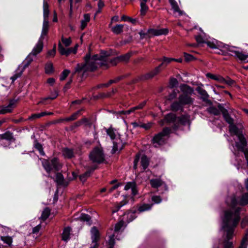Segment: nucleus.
Returning <instances> with one entry per match:
<instances>
[{
    "mask_svg": "<svg viewBox=\"0 0 248 248\" xmlns=\"http://www.w3.org/2000/svg\"><path fill=\"white\" fill-rule=\"evenodd\" d=\"M226 202L230 206V208L224 211L222 219V229L225 232V238L221 248L214 247V248H233L231 239L233 236L234 229L240 221V212L241 209L237 205L239 204L241 205H245L248 203V193L243 194L239 201L235 196H232L228 198Z\"/></svg>",
    "mask_w": 248,
    "mask_h": 248,
    "instance_id": "f257e3e1",
    "label": "nucleus"
},
{
    "mask_svg": "<svg viewBox=\"0 0 248 248\" xmlns=\"http://www.w3.org/2000/svg\"><path fill=\"white\" fill-rule=\"evenodd\" d=\"M108 53L106 51H102L101 55H93L91 57L90 54H87L85 58V63L84 64H78L75 68V72L83 71H92L96 69L98 66H105L108 67L109 63Z\"/></svg>",
    "mask_w": 248,
    "mask_h": 248,
    "instance_id": "f03ea898",
    "label": "nucleus"
},
{
    "mask_svg": "<svg viewBox=\"0 0 248 248\" xmlns=\"http://www.w3.org/2000/svg\"><path fill=\"white\" fill-rule=\"evenodd\" d=\"M229 130L231 134H233L237 136L239 141L236 142L235 145L239 150L244 153L247 161V165L248 166V150L245 149V147L247 146V141L245 138L242 134V132L238 129L236 126L233 124V123L230 124Z\"/></svg>",
    "mask_w": 248,
    "mask_h": 248,
    "instance_id": "7ed1b4c3",
    "label": "nucleus"
},
{
    "mask_svg": "<svg viewBox=\"0 0 248 248\" xmlns=\"http://www.w3.org/2000/svg\"><path fill=\"white\" fill-rule=\"evenodd\" d=\"M182 93L179 95L178 100L185 105H190L193 103V99L191 95L194 93L192 88L186 84H182L180 86Z\"/></svg>",
    "mask_w": 248,
    "mask_h": 248,
    "instance_id": "20e7f679",
    "label": "nucleus"
},
{
    "mask_svg": "<svg viewBox=\"0 0 248 248\" xmlns=\"http://www.w3.org/2000/svg\"><path fill=\"white\" fill-rule=\"evenodd\" d=\"M107 133L113 141V153L121 150L125 143V140L122 139V136L118 135L117 132L112 128L107 129Z\"/></svg>",
    "mask_w": 248,
    "mask_h": 248,
    "instance_id": "39448f33",
    "label": "nucleus"
},
{
    "mask_svg": "<svg viewBox=\"0 0 248 248\" xmlns=\"http://www.w3.org/2000/svg\"><path fill=\"white\" fill-rule=\"evenodd\" d=\"M223 48L225 53L235 57L241 61L248 62V61H247L248 58V54L243 51L236 50V47L224 45L223 46Z\"/></svg>",
    "mask_w": 248,
    "mask_h": 248,
    "instance_id": "423d86ee",
    "label": "nucleus"
},
{
    "mask_svg": "<svg viewBox=\"0 0 248 248\" xmlns=\"http://www.w3.org/2000/svg\"><path fill=\"white\" fill-rule=\"evenodd\" d=\"M33 54L30 53L23 61L22 66H19L17 70L16 71L15 74L11 77L12 82H14L17 78L21 77L24 70L33 61Z\"/></svg>",
    "mask_w": 248,
    "mask_h": 248,
    "instance_id": "0eeeda50",
    "label": "nucleus"
},
{
    "mask_svg": "<svg viewBox=\"0 0 248 248\" xmlns=\"http://www.w3.org/2000/svg\"><path fill=\"white\" fill-rule=\"evenodd\" d=\"M170 132V129L168 127L163 128L162 131L156 135L153 139V143L155 147L163 145L165 142L166 138Z\"/></svg>",
    "mask_w": 248,
    "mask_h": 248,
    "instance_id": "6e6552de",
    "label": "nucleus"
},
{
    "mask_svg": "<svg viewBox=\"0 0 248 248\" xmlns=\"http://www.w3.org/2000/svg\"><path fill=\"white\" fill-rule=\"evenodd\" d=\"M89 157L91 160L97 163H101L105 160L104 154L100 147L94 148L90 154Z\"/></svg>",
    "mask_w": 248,
    "mask_h": 248,
    "instance_id": "1a4fd4ad",
    "label": "nucleus"
},
{
    "mask_svg": "<svg viewBox=\"0 0 248 248\" xmlns=\"http://www.w3.org/2000/svg\"><path fill=\"white\" fill-rule=\"evenodd\" d=\"M15 140L13 134L9 131L0 135V144L5 147H9L10 144Z\"/></svg>",
    "mask_w": 248,
    "mask_h": 248,
    "instance_id": "9d476101",
    "label": "nucleus"
},
{
    "mask_svg": "<svg viewBox=\"0 0 248 248\" xmlns=\"http://www.w3.org/2000/svg\"><path fill=\"white\" fill-rule=\"evenodd\" d=\"M167 124H173L174 129H177L178 128V125L177 124V117L175 114L170 113L166 115L163 120L159 121V124L161 125H164V123Z\"/></svg>",
    "mask_w": 248,
    "mask_h": 248,
    "instance_id": "9b49d317",
    "label": "nucleus"
},
{
    "mask_svg": "<svg viewBox=\"0 0 248 248\" xmlns=\"http://www.w3.org/2000/svg\"><path fill=\"white\" fill-rule=\"evenodd\" d=\"M248 224V216L246 217L245 218L243 219L241 222V227L242 228H244L246 226V225ZM248 244V231L247 232L245 236L242 239L241 244L239 248H247V245Z\"/></svg>",
    "mask_w": 248,
    "mask_h": 248,
    "instance_id": "f8f14e48",
    "label": "nucleus"
},
{
    "mask_svg": "<svg viewBox=\"0 0 248 248\" xmlns=\"http://www.w3.org/2000/svg\"><path fill=\"white\" fill-rule=\"evenodd\" d=\"M160 65H158L149 73H148L144 75H142L140 77V79L142 80H145L152 78L160 72Z\"/></svg>",
    "mask_w": 248,
    "mask_h": 248,
    "instance_id": "ddd939ff",
    "label": "nucleus"
},
{
    "mask_svg": "<svg viewBox=\"0 0 248 248\" xmlns=\"http://www.w3.org/2000/svg\"><path fill=\"white\" fill-rule=\"evenodd\" d=\"M150 184L153 188H158V187L163 186L165 190H168V186L160 178L152 179L150 180Z\"/></svg>",
    "mask_w": 248,
    "mask_h": 248,
    "instance_id": "4468645a",
    "label": "nucleus"
},
{
    "mask_svg": "<svg viewBox=\"0 0 248 248\" xmlns=\"http://www.w3.org/2000/svg\"><path fill=\"white\" fill-rule=\"evenodd\" d=\"M149 34L151 35V37L153 36H158L161 35H166L168 33V30L167 29H150L148 30Z\"/></svg>",
    "mask_w": 248,
    "mask_h": 248,
    "instance_id": "2eb2a0df",
    "label": "nucleus"
},
{
    "mask_svg": "<svg viewBox=\"0 0 248 248\" xmlns=\"http://www.w3.org/2000/svg\"><path fill=\"white\" fill-rule=\"evenodd\" d=\"M30 226L31 227V232H30V234H32L33 237H37L40 235V231L41 228V224H36L34 221H32L30 224Z\"/></svg>",
    "mask_w": 248,
    "mask_h": 248,
    "instance_id": "dca6fc26",
    "label": "nucleus"
},
{
    "mask_svg": "<svg viewBox=\"0 0 248 248\" xmlns=\"http://www.w3.org/2000/svg\"><path fill=\"white\" fill-rule=\"evenodd\" d=\"M16 103V101L12 100L10 101L7 106L0 108V114L11 112L14 108Z\"/></svg>",
    "mask_w": 248,
    "mask_h": 248,
    "instance_id": "f3484780",
    "label": "nucleus"
},
{
    "mask_svg": "<svg viewBox=\"0 0 248 248\" xmlns=\"http://www.w3.org/2000/svg\"><path fill=\"white\" fill-rule=\"evenodd\" d=\"M131 56V54L128 53L125 54V55L120 56L119 57L114 59L113 60H110L109 59V63H111L113 65H114L116 64L117 61H118V60L121 61L127 62L129 60Z\"/></svg>",
    "mask_w": 248,
    "mask_h": 248,
    "instance_id": "a211bd4d",
    "label": "nucleus"
},
{
    "mask_svg": "<svg viewBox=\"0 0 248 248\" xmlns=\"http://www.w3.org/2000/svg\"><path fill=\"white\" fill-rule=\"evenodd\" d=\"M43 47V40L39 39L36 44L32 51L31 52V54H33V56H36L38 53H39L42 50Z\"/></svg>",
    "mask_w": 248,
    "mask_h": 248,
    "instance_id": "6ab92c4d",
    "label": "nucleus"
},
{
    "mask_svg": "<svg viewBox=\"0 0 248 248\" xmlns=\"http://www.w3.org/2000/svg\"><path fill=\"white\" fill-rule=\"evenodd\" d=\"M169 1L174 13H178V16H182L185 14L184 12L180 10L177 2L175 0H169Z\"/></svg>",
    "mask_w": 248,
    "mask_h": 248,
    "instance_id": "aec40b11",
    "label": "nucleus"
},
{
    "mask_svg": "<svg viewBox=\"0 0 248 248\" xmlns=\"http://www.w3.org/2000/svg\"><path fill=\"white\" fill-rule=\"evenodd\" d=\"M197 92L201 95V99L204 102L209 100V96L206 91L202 88L201 86H199L196 88Z\"/></svg>",
    "mask_w": 248,
    "mask_h": 248,
    "instance_id": "412c9836",
    "label": "nucleus"
},
{
    "mask_svg": "<svg viewBox=\"0 0 248 248\" xmlns=\"http://www.w3.org/2000/svg\"><path fill=\"white\" fill-rule=\"evenodd\" d=\"M58 50L61 55L65 56L69 55L73 50L72 48H64L60 42L58 44Z\"/></svg>",
    "mask_w": 248,
    "mask_h": 248,
    "instance_id": "4be33fe9",
    "label": "nucleus"
},
{
    "mask_svg": "<svg viewBox=\"0 0 248 248\" xmlns=\"http://www.w3.org/2000/svg\"><path fill=\"white\" fill-rule=\"evenodd\" d=\"M184 105L179 100L178 101H174L170 105L171 110L174 111H177L178 110H183Z\"/></svg>",
    "mask_w": 248,
    "mask_h": 248,
    "instance_id": "5701e85b",
    "label": "nucleus"
},
{
    "mask_svg": "<svg viewBox=\"0 0 248 248\" xmlns=\"http://www.w3.org/2000/svg\"><path fill=\"white\" fill-rule=\"evenodd\" d=\"M136 217L135 212H128L124 215L123 219L129 223L133 220Z\"/></svg>",
    "mask_w": 248,
    "mask_h": 248,
    "instance_id": "b1692460",
    "label": "nucleus"
},
{
    "mask_svg": "<svg viewBox=\"0 0 248 248\" xmlns=\"http://www.w3.org/2000/svg\"><path fill=\"white\" fill-rule=\"evenodd\" d=\"M49 28L48 20H44L41 33V36L39 39L43 40L44 36L47 33Z\"/></svg>",
    "mask_w": 248,
    "mask_h": 248,
    "instance_id": "393cba45",
    "label": "nucleus"
},
{
    "mask_svg": "<svg viewBox=\"0 0 248 248\" xmlns=\"http://www.w3.org/2000/svg\"><path fill=\"white\" fill-rule=\"evenodd\" d=\"M147 101H144L140 103L138 105L131 108L129 109L128 110L127 113H131L135 112V111L137 110H140L143 108L146 105Z\"/></svg>",
    "mask_w": 248,
    "mask_h": 248,
    "instance_id": "a878e982",
    "label": "nucleus"
},
{
    "mask_svg": "<svg viewBox=\"0 0 248 248\" xmlns=\"http://www.w3.org/2000/svg\"><path fill=\"white\" fill-rule=\"evenodd\" d=\"M82 110V109L79 110L77 111V112H76L75 113H73L70 117L60 120V122L71 121L75 120L76 119H77L78 117L81 114V112Z\"/></svg>",
    "mask_w": 248,
    "mask_h": 248,
    "instance_id": "bb28decb",
    "label": "nucleus"
},
{
    "mask_svg": "<svg viewBox=\"0 0 248 248\" xmlns=\"http://www.w3.org/2000/svg\"><path fill=\"white\" fill-rule=\"evenodd\" d=\"M153 205V204L148 203H144L138 206V211L139 213H141L143 212L148 211L152 208Z\"/></svg>",
    "mask_w": 248,
    "mask_h": 248,
    "instance_id": "cd10ccee",
    "label": "nucleus"
},
{
    "mask_svg": "<svg viewBox=\"0 0 248 248\" xmlns=\"http://www.w3.org/2000/svg\"><path fill=\"white\" fill-rule=\"evenodd\" d=\"M52 166L56 170H59L62 168V164L60 163L57 158L54 157L51 160Z\"/></svg>",
    "mask_w": 248,
    "mask_h": 248,
    "instance_id": "c85d7f7f",
    "label": "nucleus"
},
{
    "mask_svg": "<svg viewBox=\"0 0 248 248\" xmlns=\"http://www.w3.org/2000/svg\"><path fill=\"white\" fill-rule=\"evenodd\" d=\"M71 228L69 227L64 229L62 233V239L64 241H68L70 238Z\"/></svg>",
    "mask_w": 248,
    "mask_h": 248,
    "instance_id": "c756f323",
    "label": "nucleus"
},
{
    "mask_svg": "<svg viewBox=\"0 0 248 248\" xmlns=\"http://www.w3.org/2000/svg\"><path fill=\"white\" fill-rule=\"evenodd\" d=\"M189 117L187 115H183L177 118V124H180L182 125H186L189 123Z\"/></svg>",
    "mask_w": 248,
    "mask_h": 248,
    "instance_id": "7c9ffc66",
    "label": "nucleus"
},
{
    "mask_svg": "<svg viewBox=\"0 0 248 248\" xmlns=\"http://www.w3.org/2000/svg\"><path fill=\"white\" fill-rule=\"evenodd\" d=\"M140 164L143 170H145L148 168L149 164V160L146 156L142 155L141 156Z\"/></svg>",
    "mask_w": 248,
    "mask_h": 248,
    "instance_id": "2f4dec72",
    "label": "nucleus"
},
{
    "mask_svg": "<svg viewBox=\"0 0 248 248\" xmlns=\"http://www.w3.org/2000/svg\"><path fill=\"white\" fill-rule=\"evenodd\" d=\"M90 20V15L86 14L84 15V19L81 21L80 28L82 30H84L87 25L88 23Z\"/></svg>",
    "mask_w": 248,
    "mask_h": 248,
    "instance_id": "473e14b6",
    "label": "nucleus"
},
{
    "mask_svg": "<svg viewBox=\"0 0 248 248\" xmlns=\"http://www.w3.org/2000/svg\"><path fill=\"white\" fill-rule=\"evenodd\" d=\"M49 14V6L46 2L43 3V16L44 20H48V17Z\"/></svg>",
    "mask_w": 248,
    "mask_h": 248,
    "instance_id": "72a5a7b5",
    "label": "nucleus"
},
{
    "mask_svg": "<svg viewBox=\"0 0 248 248\" xmlns=\"http://www.w3.org/2000/svg\"><path fill=\"white\" fill-rule=\"evenodd\" d=\"M62 155L65 158H71L74 156V153L72 149L67 148H64L62 150Z\"/></svg>",
    "mask_w": 248,
    "mask_h": 248,
    "instance_id": "f704fd0d",
    "label": "nucleus"
},
{
    "mask_svg": "<svg viewBox=\"0 0 248 248\" xmlns=\"http://www.w3.org/2000/svg\"><path fill=\"white\" fill-rule=\"evenodd\" d=\"M92 239L93 242H96L99 237V232L97 228L93 227L92 228L91 231Z\"/></svg>",
    "mask_w": 248,
    "mask_h": 248,
    "instance_id": "c9c22d12",
    "label": "nucleus"
},
{
    "mask_svg": "<svg viewBox=\"0 0 248 248\" xmlns=\"http://www.w3.org/2000/svg\"><path fill=\"white\" fill-rule=\"evenodd\" d=\"M42 163L45 170L47 173H49L52 170V164H50L49 161L46 159H44Z\"/></svg>",
    "mask_w": 248,
    "mask_h": 248,
    "instance_id": "e433bc0d",
    "label": "nucleus"
},
{
    "mask_svg": "<svg viewBox=\"0 0 248 248\" xmlns=\"http://www.w3.org/2000/svg\"><path fill=\"white\" fill-rule=\"evenodd\" d=\"M124 25L118 24L111 28V31L113 33L119 34L123 31Z\"/></svg>",
    "mask_w": 248,
    "mask_h": 248,
    "instance_id": "4c0bfd02",
    "label": "nucleus"
},
{
    "mask_svg": "<svg viewBox=\"0 0 248 248\" xmlns=\"http://www.w3.org/2000/svg\"><path fill=\"white\" fill-rule=\"evenodd\" d=\"M159 61H161V63L159 65L160 66L165 68L168 64L172 61V58L163 57L162 59H159Z\"/></svg>",
    "mask_w": 248,
    "mask_h": 248,
    "instance_id": "58836bf2",
    "label": "nucleus"
},
{
    "mask_svg": "<svg viewBox=\"0 0 248 248\" xmlns=\"http://www.w3.org/2000/svg\"><path fill=\"white\" fill-rule=\"evenodd\" d=\"M50 214V210L49 208H45L42 213V215L40 217V219L43 221L46 220L49 216Z\"/></svg>",
    "mask_w": 248,
    "mask_h": 248,
    "instance_id": "ea45409f",
    "label": "nucleus"
},
{
    "mask_svg": "<svg viewBox=\"0 0 248 248\" xmlns=\"http://www.w3.org/2000/svg\"><path fill=\"white\" fill-rule=\"evenodd\" d=\"M0 239L3 243L8 246H11L12 245V243L13 242V239L12 237L3 235L1 236Z\"/></svg>",
    "mask_w": 248,
    "mask_h": 248,
    "instance_id": "a19ab883",
    "label": "nucleus"
},
{
    "mask_svg": "<svg viewBox=\"0 0 248 248\" xmlns=\"http://www.w3.org/2000/svg\"><path fill=\"white\" fill-rule=\"evenodd\" d=\"M45 72L47 74H51L54 72V67L51 62H48L45 65Z\"/></svg>",
    "mask_w": 248,
    "mask_h": 248,
    "instance_id": "79ce46f5",
    "label": "nucleus"
},
{
    "mask_svg": "<svg viewBox=\"0 0 248 248\" xmlns=\"http://www.w3.org/2000/svg\"><path fill=\"white\" fill-rule=\"evenodd\" d=\"M34 147L39 151L40 154L41 155H45V153L44 151L42 145L40 143L38 142L36 140L34 141Z\"/></svg>",
    "mask_w": 248,
    "mask_h": 248,
    "instance_id": "37998d69",
    "label": "nucleus"
},
{
    "mask_svg": "<svg viewBox=\"0 0 248 248\" xmlns=\"http://www.w3.org/2000/svg\"><path fill=\"white\" fill-rule=\"evenodd\" d=\"M56 181L59 185H65L63 176L61 173H57Z\"/></svg>",
    "mask_w": 248,
    "mask_h": 248,
    "instance_id": "c03bdc74",
    "label": "nucleus"
},
{
    "mask_svg": "<svg viewBox=\"0 0 248 248\" xmlns=\"http://www.w3.org/2000/svg\"><path fill=\"white\" fill-rule=\"evenodd\" d=\"M207 111L214 115H218L220 114V110L215 107H210L207 108Z\"/></svg>",
    "mask_w": 248,
    "mask_h": 248,
    "instance_id": "a18cd8bd",
    "label": "nucleus"
},
{
    "mask_svg": "<svg viewBox=\"0 0 248 248\" xmlns=\"http://www.w3.org/2000/svg\"><path fill=\"white\" fill-rule=\"evenodd\" d=\"M202 34H201L195 37V39L198 43H206L205 40V34L202 31Z\"/></svg>",
    "mask_w": 248,
    "mask_h": 248,
    "instance_id": "49530a36",
    "label": "nucleus"
},
{
    "mask_svg": "<svg viewBox=\"0 0 248 248\" xmlns=\"http://www.w3.org/2000/svg\"><path fill=\"white\" fill-rule=\"evenodd\" d=\"M124 221L123 219L117 223H116L114 228V232H116L120 231L122 228L124 226Z\"/></svg>",
    "mask_w": 248,
    "mask_h": 248,
    "instance_id": "de8ad7c7",
    "label": "nucleus"
},
{
    "mask_svg": "<svg viewBox=\"0 0 248 248\" xmlns=\"http://www.w3.org/2000/svg\"><path fill=\"white\" fill-rule=\"evenodd\" d=\"M148 10V7L146 3H140V14L142 16H144Z\"/></svg>",
    "mask_w": 248,
    "mask_h": 248,
    "instance_id": "09e8293b",
    "label": "nucleus"
},
{
    "mask_svg": "<svg viewBox=\"0 0 248 248\" xmlns=\"http://www.w3.org/2000/svg\"><path fill=\"white\" fill-rule=\"evenodd\" d=\"M81 219L87 222V223L90 225L92 224V222L91 220V217L90 216L86 214H83L81 216Z\"/></svg>",
    "mask_w": 248,
    "mask_h": 248,
    "instance_id": "8fccbe9b",
    "label": "nucleus"
},
{
    "mask_svg": "<svg viewBox=\"0 0 248 248\" xmlns=\"http://www.w3.org/2000/svg\"><path fill=\"white\" fill-rule=\"evenodd\" d=\"M62 42L65 46H68L71 43V40L70 37L66 38L63 36L62 37Z\"/></svg>",
    "mask_w": 248,
    "mask_h": 248,
    "instance_id": "3c124183",
    "label": "nucleus"
},
{
    "mask_svg": "<svg viewBox=\"0 0 248 248\" xmlns=\"http://www.w3.org/2000/svg\"><path fill=\"white\" fill-rule=\"evenodd\" d=\"M69 73H70L69 70H67V69L63 70L60 76V80L61 81L64 80L66 78V77L68 76V75H69Z\"/></svg>",
    "mask_w": 248,
    "mask_h": 248,
    "instance_id": "603ef678",
    "label": "nucleus"
},
{
    "mask_svg": "<svg viewBox=\"0 0 248 248\" xmlns=\"http://www.w3.org/2000/svg\"><path fill=\"white\" fill-rule=\"evenodd\" d=\"M114 234H113L109 236V239L108 240V243L109 245V247L108 248H113V246L114 245Z\"/></svg>",
    "mask_w": 248,
    "mask_h": 248,
    "instance_id": "864d4df0",
    "label": "nucleus"
},
{
    "mask_svg": "<svg viewBox=\"0 0 248 248\" xmlns=\"http://www.w3.org/2000/svg\"><path fill=\"white\" fill-rule=\"evenodd\" d=\"M178 91L174 90L169 95L168 100H171L175 99L177 96Z\"/></svg>",
    "mask_w": 248,
    "mask_h": 248,
    "instance_id": "5fc2aeb1",
    "label": "nucleus"
},
{
    "mask_svg": "<svg viewBox=\"0 0 248 248\" xmlns=\"http://www.w3.org/2000/svg\"><path fill=\"white\" fill-rule=\"evenodd\" d=\"M178 82L175 78H171L170 80V88H173L177 85Z\"/></svg>",
    "mask_w": 248,
    "mask_h": 248,
    "instance_id": "6e6d98bb",
    "label": "nucleus"
},
{
    "mask_svg": "<svg viewBox=\"0 0 248 248\" xmlns=\"http://www.w3.org/2000/svg\"><path fill=\"white\" fill-rule=\"evenodd\" d=\"M218 108L220 110V111L222 112L223 117L229 115L228 110L226 108H224L221 105H219L218 106Z\"/></svg>",
    "mask_w": 248,
    "mask_h": 248,
    "instance_id": "4d7b16f0",
    "label": "nucleus"
},
{
    "mask_svg": "<svg viewBox=\"0 0 248 248\" xmlns=\"http://www.w3.org/2000/svg\"><path fill=\"white\" fill-rule=\"evenodd\" d=\"M139 34L140 35V37L141 39H143L146 37H147L148 38H151V35L149 34V33L148 32V31H141L139 32Z\"/></svg>",
    "mask_w": 248,
    "mask_h": 248,
    "instance_id": "13d9d810",
    "label": "nucleus"
},
{
    "mask_svg": "<svg viewBox=\"0 0 248 248\" xmlns=\"http://www.w3.org/2000/svg\"><path fill=\"white\" fill-rule=\"evenodd\" d=\"M152 201L155 203H159L162 201L161 198L159 196H154L152 197Z\"/></svg>",
    "mask_w": 248,
    "mask_h": 248,
    "instance_id": "bf43d9fd",
    "label": "nucleus"
},
{
    "mask_svg": "<svg viewBox=\"0 0 248 248\" xmlns=\"http://www.w3.org/2000/svg\"><path fill=\"white\" fill-rule=\"evenodd\" d=\"M57 96V94L55 96L53 95V96H50L48 97L43 98L41 99V100H40L38 103V104H45V102L46 100H47V99H51V100L54 99L55 98H56Z\"/></svg>",
    "mask_w": 248,
    "mask_h": 248,
    "instance_id": "052dcab7",
    "label": "nucleus"
},
{
    "mask_svg": "<svg viewBox=\"0 0 248 248\" xmlns=\"http://www.w3.org/2000/svg\"><path fill=\"white\" fill-rule=\"evenodd\" d=\"M126 203V202L122 201V202H121V203H120L119 204H118L116 206V209H113L112 210V213H114L115 212H118L119 210V209H120V208L121 207H122L123 206H124V205H125Z\"/></svg>",
    "mask_w": 248,
    "mask_h": 248,
    "instance_id": "680f3d73",
    "label": "nucleus"
},
{
    "mask_svg": "<svg viewBox=\"0 0 248 248\" xmlns=\"http://www.w3.org/2000/svg\"><path fill=\"white\" fill-rule=\"evenodd\" d=\"M140 159V155L137 154L135 158V159L134 160V165H133V168L135 170H136L137 169V165Z\"/></svg>",
    "mask_w": 248,
    "mask_h": 248,
    "instance_id": "e2e57ef3",
    "label": "nucleus"
},
{
    "mask_svg": "<svg viewBox=\"0 0 248 248\" xmlns=\"http://www.w3.org/2000/svg\"><path fill=\"white\" fill-rule=\"evenodd\" d=\"M185 59L186 62L191 61L194 60V57L192 55L187 54L186 52L184 53Z\"/></svg>",
    "mask_w": 248,
    "mask_h": 248,
    "instance_id": "0e129e2a",
    "label": "nucleus"
},
{
    "mask_svg": "<svg viewBox=\"0 0 248 248\" xmlns=\"http://www.w3.org/2000/svg\"><path fill=\"white\" fill-rule=\"evenodd\" d=\"M135 183L134 182H128L126 183V184L124 186V190H128L129 189H132V188L133 187V186H134Z\"/></svg>",
    "mask_w": 248,
    "mask_h": 248,
    "instance_id": "69168bd1",
    "label": "nucleus"
},
{
    "mask_svg": "<svg viewBox=\"0 0 248 248\" xmlns=\"http://www.w3.org/2000/svg\"><path fill=\"white\" fill-rule=\"evenodd\" d=\"M152 123H148L147 124H141L140 127L143 128L146 130H148L152 127Z\"/></svg>",
    "mask_w": 248,
    "mask_h": 248,
    "instance_id": "338daca9",
    "label": "nucleus"
},
{
    "mask_svg": "<svg viewBox=\"0 0 248 248\" xmlns=\"http://www.w3.org/2000/svg\"><path fill=\"white\" fill-rule=\"evenodd\" d=\"M56 46L55 45L53 49L48 51L47 56L49 57H54L56 54Z\"/></svg>",
    "mask_w": 248,
    "mask_h": 248,
    "instance_id": "774afa93",
    "label": "nucleus"
}]
</instances>
